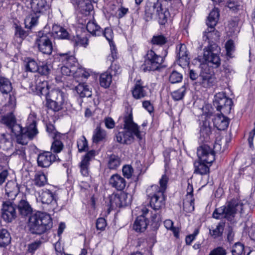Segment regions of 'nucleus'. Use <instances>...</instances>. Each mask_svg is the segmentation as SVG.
I'll return each mask as SVG.
<instances>
[{
	"label": "nucleus",
	"mask_w": 255,
	"mask_h": 255,
	"mask_svg": "<svg viewBox=\"0 0 255 255\" xmlns=\"http://www.w3.org/2000/svg\"><path fill=\"white\" fill-rule=\"evenodd\" d=\"M35 84L36 91L38 95L46 96L48 94V83L42 76L35 77Z\"/></svg>",
	"instance_id": "obj_20"
},
{
	"label": "nucleus",
	"mask_w": 255,
	"mask_h": 255,
	"mask_svg": "<svg viewBox=\"0 0 255 255\" xmlns=\"http://www.w3.org/2000/svg\"><path fill=\"white\" fill-rule=\"evenodd\" d=\"M182 75L180 73L174 71L170 75L169 80L172 83H177L180 82L182 80Z\"/></svg>",
	"instance_id": "obj_52"
},
{
	"label": "nucleus",
	"mask_w": 255,
	"mask_h": 255,
	"mask_svg": "<svg viewBox=\"0 0 255 255\" xmlns=\"http://www.w3.org/2000/svg\"><path fill=\"white\" fill-rule=\"evenodd\" d=\"M210 30H208V32H205L203 36V40L206 41L210 40L211 41L216 40L218 39L220 36L219 32L214 30V28H210Z\"/></svg>",
	"instance_id": "obj_43"
},
{
	"label": "nucleus",
	"mask_w": 255,
	"mask_h": 255,
	"mask_svg": "<svg viewBox=\"0 0 255 255\" xmlns=\"http://www.w3.org/2000/svg\"><path fill=\"white\" fill-rule=\"evenodd\" d=\"M37 133L36 122L33 121L26 129L24 128V132L22 134V137H18V143L21 145L27 144L29 139H32Z\"/></svg>",
	"instance_id": "obj_11"
},
{
	"label": "nucleus",
	"mask_w": 255,
	"mask_h": 255,
	"mask_svg": "<svg viewBox=\"0 0 255 255\" xmlns=\"http://www.w3.org/2000/svg\"><path fill=\"white\" fill-rule=\"evenodd\" d=\"M200 77L202 79V84L204 87H209L213 85L215 83V77L212 75L211 69L207 64H201Z\"/></svg>",
	"instance_id": "obj_12"
},
{
	"label": "nucleus",
	"mask_w": 255,
	"mask_h": 255,
	"mask_svg": "<svg viewBox=\"0 0 255 255\" xmlns=\"http://www.w3.org/2000/svg\"><path fill=\"white\" fill-rule=\"evenodd\" d=\"M163 57L152 50L148 51L145 57L142 68L144 72L157 70L163 63Z\"/></svg>",
	"instance_id": "obj_8"
},
{
	"label": "nucleus",
	"mask_w": 255,
	"mask_h": 255,
	"mask_svg": "<svg viewBox=\"0 0 255 255\" xmlns=\"http://www.w3.org/2000/svg\"><path fill=\"white\" fill-rule=\"evenodd\" d=\"M211 133V127L208 121H204L201 125L200 128V139L202 141L207 142L210 139V135Z\"/></svg>",
	"instance_id": "obj_26"
},
{
	"label": "nucleus",
	"mask_w": 255,
	"mask_h": 255,
	"mask_svg": "<svg viewBox=\"0 0 255 255\" xmlns=\"http://www.w3.org/2000/svg\"><path fill=\"white\" fill-rule=\"evenodd\" d=\"M223 113L216 114L213 119L214 126L220 130L226 129L229 124V119Z\"/></svg>",
	"instance_id": "obj_21"
},
{
	"label": "nucleus",
	"mask_w": 255,
	"mask_h": 255,
	"mask_svg": "<svg viewBox=\"0 0 255 255\" xmlns=\"http://www.w3.org/2000/svg\"><path fill=\"white\" fill-rule=\"evenodd\" d=\"M56 160V155L50 152L44 151L38 155L37 161L38 166L47 168Z\"/></svg>",
	"instance_id": "obj_15"
},
{
	"label": "nucleus",
	"mask_w": 255,
	"mask_h": 255,
	"mask_svg": "<svg viewBox=\"0 0 255 255\" xmlns=\"http://www.w3.org/2000/svg\"><path fill=\"white\" fill-rule=\"evenodd\" d=\"M47 183L45 175L42 172H37L35 174L34 179V183L38 187L44 186Z\"/></svg>",
	"instance_id": "obj_38"
},
{
	"label": "nucleus",
	"mask_w": 255,
	"mask_h": 255,
	"mask_svg": "<svg viewBox=\"0 0 255 255\" xmlns=\"http://www.w3.org/2000/svg\"><path fill=\"white\" fill-rule=\"evenodd\" d=\"M41 242L40 241H35L28 245L27 252L31 254H33L40 247Z\"/></svg>",
	"instance_id": "obj_60"
},
{
	"label": "nucleus",
	"mask_w": 255,
	"mask_h": 255,
	"mask_svg": "<svg viewBox=\"0 0 255 255\" xmlns=\"http://www.w3.org/2000/svg\"><path fill=\"white\" fill-rule=\"evenodd\" d=\"M185 90L181 88L178 90L175 91L172 93V97L175 101L181 100L184 96Z\"/></svg>",
	"instance_id": "obj_58"
},
{
	"label": "nucleus",
	"mask_w": 255,
	"mask_h": 255,
	"mask_svg": "<svg viewBox=\"0 0 255 255\" xmlns=\"http://www.w3.org/2000/svg\"><path fill=\"white\" fill-rule=\"evenodd\" d=\"M120 198L121 200V207L128 206L131 202V196L129 194L122 192L120 193Z\"/></svg>",
	"instance_id": "obj_48"
},
{
	"label": "nucleus",
	"mask_w": 255,
	"mask_h": 255,
	"mask_svg": "<svg viewBox=\"0 0 255 255\" xmlns=\"http://www.w3.org/2000/svg\"><path fill=\"white\" fill-rule=\"evenodd\" d=\"M168 178L166 175H163L159 180L160 187L157 185H153L146 189V194L150 199V205L154 210H158L164 205L165 192Z\"/></svg>",
	"instance_id": "obj_1"
},
{
	"label": "nucleus",
	"mask_w": 255,
	"mask_h": 255,
	"mask_svg": "<svg viewBox=\"0 0 255 255\" xmlns=\"http://www.w3.org/2000/svg\"><path fill=\"white\" fill-rule=\"evenodd\" d=\"M31 8L34 14H42L49 9V6L46 0H31Z\"/></svg>",
	"instance_id": "obj_19"
},
{
	"label": "nucleus",
	"mask_w": 255,
	"mask_h": 255,
	"mask_svg": "<svg viewBox=\"0 0 255 255\" xmlns=\"http://www.w3.org/2000/svg\"><path fill=\"white\" fill-rule=\"evenodd\" d=\"M228 138L219 136L216 138L213 149L207 144H203L197 149V154L201 161L212 163L215 160V152H223L227 146Z\"/></svg>",
	"instance_id": "obj_4"
},
{
	"label": "nucleus",
	"mask_w": 255,
	"mask_h": 255,
	"mask_svg": "<svg viewBox=\"0 0 255 255\" xmlns=\"http://www.w3.org/2000/svg\"><path fill=\"white\" fill-rule=\"evenodd\" d=\"M40 200L43 204L55 205L56 200L54 194L49 190L43 191L40 196Z\"/></svg>",
	"instance_id": "obj_28"
},
{
	"label": "nucleus",
	"mask_w": 255,
	"mask_h": 255,
	"mask_svg": "<svg viewBox=\"0 0 255 255\" xmlns=\"http://www.w3.org/2000/svg\"><path fill=\"white\" fill-rule=\"evenodd\" d=\"M209 171V168L204 163L200 161L194 163V173L200 175H205Z\"/></svg>",
	"instance_id": "obj_36"
},
{
	"label": "nucleus",
	"mask_w": 255,
	"mask_h": 255,
	"mask_svg": "<svg viewBox=\"0 0 255 255\" xmlns=\"http://www.w3.org/2000/svg\"><path fill=\"white\" fill-rule=\"evenodd\" d=\"M11 237L5 229L0 230V247H4L10 243Z\"/></svg>",
	"instance_id": "obj_35"
},
{
	"label": "nucleus",
	"mask_w": 255,
	"mask_h": 255,
	"mask_svg": "<svg viewBox=\"0 0 255 255\" xmlns=\"http://www.w3.org/2000/svg\"><path fill=\"white\" fill-rule=\"evenodd\" d=\"M77 147L79 152H82L88 148V142L84 136H82L77 141Z\"/></svg>",
	"instance_id": "obj_53"
},
{
	"label": "nucleus",
	"mask_w": 255,
	"mask_h": 255,
	"mask_svg": "<svg viewBox=\"0 0 255 255\" xmlns=\"http://www.w3.org/2000/svg\"><path fill=\"white\" fill-rule=\"evenodd\" d=\"M11 90V84L9 79L0 76V91L3 94H7Z\"/></svg>",
	"instance_id": "obj_34"
},
{
	"label": "nucleus",
	"mask_w": 255,
	"mask_h": 255,
	"mask_svg": "<svg viewBox=\"0 0 255 255\" xmlns=\"http://www.w3.org/2000/svg\"><path fill=\"white\" fill-rule=\"evenodd\" d=\"M75 90L79 96L83 97H90L92 95V91L89 86L83 82L79 83L75 86Z\"/></svg>",
	"instance_id": "obj_30"
},
{
	"label": "nucleus",
	"mask_w": 255,
	"mask_h": 255,
	"mask_svg": "<svg viewBox=\"0 0 255 255\" xmlns=\"http://www.w3.org/2000/svg\"><path fill=\"white\" fill-rule=\"evenodd\" d=\"M0 146L3 149H8L12 146V142L10 135L8 134H3L0 139Z\"/></svg>",
	"instance_id": "obj_40"
},
{
	"label": "nucleus",
	"mask_w": 255,
	"mask_h": 255,
	"mask_svg": "<svg viewBox=\"0 0 255 255\" xmlns=\"http://www.w3.org/2000/svg\"><path fill=\"white\" fill-rule=\"evenodd\" d=\"M86 28L89 32L94 36H100L102 35L101 28L95 21H89L86 26Z\"/></svg>",
	"instance_id": "obj_31"
},
{
	"label": "nucleus",
	"mask_w": 255,
	"mask_h": 255,
	"mask_svg": "<svg viewBox=\"0 0 255 255\" xmlns=\"http://www.w3.org/2000/svg\"><path fill=\"white\" fill-rule=\"evenodd\" d=\"M72 42L74 46H82L86 47L88 44V39L86 37H80L77 35L73 36L71 39Z\"/></svg>",
	"instance_id": "obj_46"
},
{
	"label": "nucleus",
	"mask_w": 255,
	"mask_h": 255,
	"mask_svg": "<svg viewBox=\"0 0 255 255\" xmlns=\"http://www.w3.org/2000/svg\"><path fill=\"white\" fill-rule=\"evenodd\" d=\"M25 67L26 71L31 72H37L38 70L37 63L33 59L27 58L25 61Z\"/></svg>",
	"instance_id": "obj_39"
},
{
	"label": "nucleus",
	"mask_w": 255,
	"mask_h": 255,
	"mask_svg": "<svg viewBox=\"0 0 255 255\" xmlns=\"http://www.w3.org/2000/svg\"><path fill=\"white\" fill-rule=\"evenodd\" d=\"M107 134L106 131L101 127H98L95 129L93 135V141L95 143H98L103 141L106 137Z\"/></svg>",
	"instance_id": "obj_33"
},
{
	"label": "nucleus",
	"mask_w": 255,
	"mask_h": 255,
	"mask_svg": "<svg viewBox=\"0 0 255 255\" xmlns=\"http://www.w3.org/2000/svg\"><path fill=\"white\" fill-rule=\"evenodd\" d=\"M232 104V100L227 98L224 93H218L215 96L213 105L221 113L225 115L230 114Z\"/></svg>",
	"instance_id": "obj_9"
},
{
	"label": "nucleus",
	"mask_w": 255,
	"mask_h": 255,
	"mask_svg": "<svg viewBox=\"0 0 255 255\" xmlns=\"http://www.w3.org/2000/svg\"><path fill=\"white\" fill-rule=\"evenodd\" d=\"M102 34H103L106 37L107 40L109 42L112 50V55L113 57L114 58L113 50L115 48V46H113V47H112V44H113L112 39L113 37V33L112 29L109 27L105 28L104 31H102Z\"/></svg>",
	"instance_id": "obj_45"
},
{
	"label": "nucleus",
	"mask_w": 255,
	"mask_h": 255,
	"mask_svg": "<svg viewBox=\"0 0 255 255\" xmlns=\"http://www.w3.org/2000/svg\"><path fill=\"white\" fill-rule=\"evenodd\" d=\"M226 250L221 247H219L213 249L209 255H226Z\"/></svg>",
	"instance_id": "obj_64"
},
{
	"label": "nucleus",
	"mask_w": 255,
	"mask_h": 255,
	"mask_svg": "<svg viewBox=\"0 0 255 255\" xmlns=\"http://www.w3.org/2000/svg\"><path fill=\"white\" fill-rule=\"evenodd\" d=\"M133 168L130 165H125L123 168V173L125 177L129 179L130 178L133 173Z\"/></svg>",
	"instance_id": "obj_63"
},
{
	"label": "nucleus",
	"mask_w": 255,
	"mask_h": 255,
	"mask_svg": "<svg viewBox=\"0 0 255 255\" xmlns=\"http://www.w3.org/2000/svg\"><path fill=\"white\" fill-rule=\"evenodd\" d=\"M227 55L230 57H232V52L235 49L234 43L233 40H229L227 41L225 44Z\"/></svg>",
	"instance_id": "obj_62"
},
{
	"label": "nucleus",
	"mask_w": 255,
	"mask_h": 255,
	"mask_svg": "<svg viewBox=\"0 0 255 255\" xmlns=\"http://www.w3.org/2000/svg\"><path fill=\"white\" fill-rule=\"evenodd\" d=\"M59 56L63 65L69 67L74 70L76 69L78 64L73 56L70 55L68 53H60Z\"/></svg>",
	"instance_id": "obj_24"
},
{
	"label": "nucleus",
	"mask_w": 255,
	"mask_h": 255,
	"mask_svg": "<svg viewBox=\"0 0 255 255\" xmlns=\"http://www.w3.org/2000/svg\"><path fill=\"white\" fill-rule=\"evenodd\" d=\"M35 46L43 54L49 55L52 53V43L47 34L39 32L35 41Z\"/></svg>",
	"instance_id": "obj_10"
},
{
	"label": "nucleus",
	"mask_w": 255,
	"mask_h": 255,
	"mask_svg": "<svg viewBox=\"0 0 255 255\" xmlns=\"http://www.w3.org/2000/svg\"><path fill=\"white\" fill-rule=\"evenodd\" d=\"M5 193L9 200H14L18 195L19 192V187L18 184L14 181H8L5 188Z\"/></svg>",
	"instance_id": "obj_22"
},
{
	"label": "nucleus",
	"mask_w": 255,
	"mask_h": 255,
	"mask_svg": "<svg viewBox=\"0 0 255 255\" xmlns=\"http://www.w3.org/2000/svg\"><path fill=\"white\" fill-rule=\"evenodd\" d=\"M177 62L178 64L183 68L188 66L190 63V58L189 57V52L184 44H181L177 53Z\"/></svg>",
	"instance_id": "obj_18"
},
{
	"label": "nucleus",
	"mask_w": 255,
	"mask_h": 255,
	"mask_svg": "<svg viewBox=\"0 0 255 255\" xmlns=\"http://www.w3.org/2000/svg\"><path fill=\"white\" fill-rule=\"evenodd\" d=\"M151 42L153 44L162 45L166 42V38L162 35L154 36Z\"/></svg>",
	"instance_id": "obj_59"
},
{
	"label": "nucleus",
	"mask_w": 255,
	"mask_h": 255,
	"mask_svg": "<svg viewBox=\"0 0 255 255\" xmlns=\"http://www.w3.org/2000/svg\"><path fill=\"white\" fill-rule=\"evenodd\" d=\"M219 17V12L217 9H213L209 13L207 21V25L211 29H213L216 25Z\"/></svg>",
	"instance_id": "obj_32"
},
{
	"label": "nucleus",
	"mask_w": 255,
	"mask_h": 255,
	"mask_svg": "<svg viewBox=\"0 0 255 255\" xmlns=\"http://www.w3.org/2000/svg\"><path fill=\"white\" fill-rule=\"evenodd\" d=\"M112 75L110 72H106L102 73L100 78V83L101 86L108 88L112 82Z\"/></svg>",
	"instance_id": "obj_37"
},
{
	"label": "nucleus",
	"mask_w": 255,
	"mask_h": 255,
	"mask_svg": "<svg viewBox=\"0 0 255 255\" xmlns=\"http://www.w3.org/2000/svg\"><path fill=\"white\" fill-rule=\"evenodd\" d=\"M89 75V73L86 71L85 69L81 67L77 68V67L73 73L75 81L77 83L83 82Z\"/></svg>",
	"instance_id": "obj_29"
},
{
	"label": "nucleus",
	"mask_w": 255,
	"mask_h": 255,
	"mask_svg": "<svg viewBox=\"0 0 255 255\" xmlns=\"http://www.w3.org/2000/svg\"><path fill=\"white\" fill-rule=\"evenodd\" d=\"M141 211L142 214L136 218L133 225V229L137 232H144L148 224V220L145 217V215L148 212V209L146 207H143Z\"/></svg>",
	"instance_id": "obj_13"
},
{
	"label": "nucleus",
	"mask_w": 255,
	"mask_h": 255,
	"mask_svg": "<svg viewBox=\"0 0 255 255\" xmlns=\"http://www.w3.org/2000/svg\"><path fill=\"white\" fill-rule=\"evenodd\" d=\"M243 204L239 201L232 200L227 206H223L216 209L213 213V217L216 219L225 218L231 221L238 211L243 210Z\"/></svg>",
	"instance_id": "obj_6"
},
{
	"label": "nucleus",
	"mask_w": 255,
	"mask_h": 255,
	"mask_svg": "<svg viewBox=\"0 0 255 255\" xmlns=\"http://www.w3.org/2000/svg\"><path fill=\"white\" fill-rule=\"evenodd\" d=\"M169 12L166 9L162 8L160 2H147L145 6L144 18L146 21H149L153 17L157 19L159 23L162 25L167 21Z\"/></svg>",
	"instance_id": "obj_5"
},
{
	"label": "nucleus",
	"mask_w": 255,
	"mask_h": 255,
	"mask_svg": "<svg viewBox=\"0 0 255 255\" xmlns=\"http://www.w3.org/2000/svg\"><path fill=\"white\" fill-rule=\"evenodd\" d=\"M15 208L13 204L10 202H5L3 204L1 217L6 222H11L16 217Z\"/></svg>",
	"instance_id": "obj_14"
},
{
	"label": "nucleus",
	"mask_w": 255,
	"mask_h": 255,
	"mask_svg": "<svg viewBox=\"0 0 255 255\" xmlns=\"http://www.w3.org/2000/svg\"><path fill=\"white\" fill-rule=\"evenodd\" d=\"M95 155V151L94 150H90L88 152L82 160L80 166L89 167V162L93 158H94Z\"/></svg>",
	"instance_id": "obj_49"
},
{
	"label": "nucleus",
	"mask_w": 255,
	"mask_h": 255,
	"mask_svg": "<svg viewBox=\"0 0 255 255\" xmlns=\"http://www.w3.org/2000/svg\"><path fill=\"white\" fill-rule=\"evenodd\" d=\"M11 131L14 134L16 137L17 142H18V137L22 136V134L24 132V128L16 123L10 128ZM23 137H21L23 138Z\"/></svg>",
	"instance_id": "obj_47"
},
{
	"label": "nucleus",
	"mask_w": 255,
	"mask_h": 255,
	"mask_svg": "<svg viewBox=\"0 0 255 255\" xmlns=\"http://www.w3.org/2000/svg\"><path fill=\"white\" fill-rule=\"evenodd\" d=\"M14 35L16 37L23 39L26 37L28 34L20 26L15 24Z\"/></svg>",
	"instance_id": "obj_56"
},
{
	"label": "nucleus",
	"mask_w": 255,
	"mask_h": 255,
	"mask_svg": "<svg viewBox=\"0 0 255 255\" xmlns=\"http://www.w3.org/2000/svg\"><path fill=\"white\" fill-rule=\"evenodd\" d=\"M121 164L120 158L117 155L113 154L109 157L108 167L111 169H116Z\"/></svg>",
	"instance_id": "obj_44"
},
{
	"label": "nucleus",
	"mask_w": 255,
	"mask_h": 255,
	"mask_svg": "<svg viewBox=\"0 0 255 255\" xmlns=\"http://www.w3.org/2000/svg\"><path fill=\"white\" fill-rule=\"evenodd\" d=\"M241 0H230L228 2V7L233 11L239 9L242 6Z\"/></svg>",
	"instance_id": "obj_54"
},
{
	"label": "nucleus",
	"mask_w": 255,
	"mask_h": 255,
	"mask_svg": "<svg viewBox=\"0 0 255 255\" xmlns=\"http://www.w3.org/2000/svg\"><path fill=\"white\" fill-rule=\"evenodd\" d=\"M74 4L77 5V8L82 14L86 15H88L93 9L91 0H85L80 2L79 1Z\"/></svg>",
	"instance_id": "obj_27"
},
{
	"label": "nucleus",
	"mask_w": 255,
	"mask_h": 255,
	"mask_svg": "<svg viewBox=\"0 0 255 255\" xmlns=\"http://www.w3.org/2000/svg\"><path fill=\"white\" fill-rule=\"evenodd\" d=\"M147 88L143 85L141 79L135 81L134 85L131 90L132 95L135 99H140L147 96Z\"/></svg>",
	"instance_id": "obj_16"
},
{
	"label": "nucleus",
	"mask_w": 255,
	"mask_h": 255,
	"mask_svg": "<svg viewBox=\"0 0 255 255\" xmlns=\"http://www.w3.org/2000/svg\"><path fill=\"white\" fill-rule=\"evenodd\" d=\"M204 59L205 63L208 67L209 66L213 68H217L221 64V59L219 55L214 53L211 50H207L204 51Z\"/></svg>",
	"instance_id": "obj_17"
},
{
	"label": "nucleus",
	"mask_w": 255,
	"mask_h": 255,
	"mask_svg": "<svg viewBox=\"0 0 255 255\" xmlns=\"http://www.w3.org/2000/svg\"><path fill=\"white\" fill-rule=\"evenodd\" d=\"M2 122L10 128L16 123V120L14 116L10 114L4 117L2 119Z\"/></svg>",
	"instance_id": "obj_50"
},
{
	"label": "nucleus",
	"mask_w": 255,
	"mask_h": 255,
	"mask_svg": "<svg viewBox=\"0 0 255 255\" xmlns=\"http://www.w3.org/2000/svg\"><path fill=\"white\" fill-rule=\"evenodd\" d=\"M110 203L111 205L113 207H121V200L120 198V194H113L110 196Z\"/></svg>",
	"instance_id": "obj_57"
},
{
	"label": "nucleus",
	"mask_w": 255,
	"mask_h": 255,
	"mask_svg": "<svg viewBox=\"0 0 255 255\" xmlns=\"http://www.w3.org/2000/svg\"><path fill=\"white\" fill-rule=\"evenodd\" d=\"M224 224L220 223L213 230H210V234L214 239L221 237L224 231Z\"/></svg>",
	"instance_id": "obj_42"
},
{
	"label": "nucleus",
	"mask_w": 255,
	"mask_h": 255,
	"mask_svg": "<svg viewBox=\"0 0 255 255\" xmlns=\"http://www.w3.org/2000/svg\"><path fill=\"white\" fill-rule=\"evenodd\" d=\"M17 209L20 215L23 217L31 215L32 208L28 202L24 199H21L18 202Z\"/></svg>",
	"instance_id": "obj_25"
},
{
	"label": "nucleus",
	"mask_w": 255,
	"mask_h": 255,
	"mask_svg": "<svg viewBox=\"0 0 255 255\" xmlns=\"http://www.w3.org/2000/svg\"><path fill=\"white\" fill-rule=\"evenodd\" d=\"M52 66L50 64L47 63H42L40 66H38V70L37 71L41 75H47L50 73Z\"/></svg>",
	"instance_id": "obj_51"
},
{
	"label": "nucleus",
	"mask_w": 255,
	"mask_h": 255,
	"mask_svg": "<svg viewBox=\"0 0 255 255\" xmlns=\"http://www.w3.org/2000/svg\"><path fill=\"white\" fill-rule=\"evenodd\" d=\"M109 183L113 187L120 191L123 190L126 185L125 179L117 174H114L110 177Z\"/></svg>",
	"instance_id": "obj_23"
},
{
	"label": "nucleus",
	"mask_w": 255,
	"mask_h": 255,
	"mask_svg": "<svg viewBox=\"0 0 255 255\" xmlns=\"http://www.w3.org/2000/svg\"><path fill=\"white\" fill-rule=\"evenodd\" d=\"M124 126V130L116 134V140L118 142L129 144L133 141L134 135L139 139L142 138L139 127L133 122L131 113L125 117Z\"/></svg>",
	"instance_id": "obj_2"
},
{
	"label": "nucleus",
	"mask_w": 255,
	"mask_h": 255,
	"mask_svg": "<svg viewBox=\"0 0 255 255\" xmlns=\"http://www.w3.org/2000/svg\"><path fill=\"white\" fill-rule=\"evenodd\" d=\"M52 225L51 218L48 214L38 212L30 216L27 226L31 234L41 235L49 230Z\"/></svg>",
	"instance_id": "obj_3"
},
{
	"label": "nucleus",
	"mask_w": 255,
	"mask_h": 255,
	"mask_svg": "<svg viewBox=\"0 0 255 255\" xmlns=\"http://www.w3.org/2000/svg\"><path fill=\"white\" fill-rule=\"evenodd\" d=\"M244 251V246L240 243H236L232 250V255H242Z\"/></svg>",
	"instance_id": "obj_55"
},
{
	"label": "nucleus",
	"mask_w": 255,
	"mask_h": 255,
	"mask_svg": "<svg viewBox=\"0 0 255 255\" xmlns=\"http://www.w3.org/2000/svg\"><path fill=\"white\" fill-rule=\"evenodd\" d=\"M63 144L60 140H56L52 144L51 150L56 153L60 152L63 148Z\"/></svg>",
	"instance_id": "obj_61"
},
{
	"label": "nucleus",
	"mask_w": 255,
	"mask_h": 255,
	"mask_svg": "<svg viewBox=\"0 0 255 255\" xmlns=\"http://www.w3.org/2000/svg\"><path fill=\"white\" fill-rule=\"evenodd\" d=\"M40 14H34L27 16L25 19V27L31 28L37 25Z\"/></svg>",
	"instance_id": "obj_41"
},
{
	"label": "nucleus",
	"mask_w": 255,
	"mask_h": 255,
	"mask_svg": "<svg viewBox=\"0 0 255 255\" xmlns=\"http://www.w3.org/2000/svg\"><path fill=\"white\" fill-rule=\"evenodd\" d=\"M45 98L46 106L53 111L58 112L63 108L66 97L62 91L54 89L49 91Z\"/></svg>",
	"instance_id": "obj_7"
}]
</instances>
